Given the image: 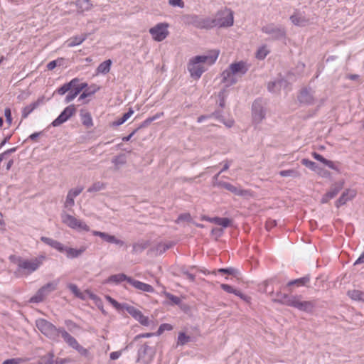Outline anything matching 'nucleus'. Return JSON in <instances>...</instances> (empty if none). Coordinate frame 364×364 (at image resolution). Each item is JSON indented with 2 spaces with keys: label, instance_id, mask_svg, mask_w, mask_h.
<instances>
[{
  "label": "nucleus",
  "instance_id": "48",
  "mask_svg": "<svg viewBox=\"0 0 364 364\" xmlns=\"http://www.w3.org/2000/svg\"><path fill=\"white\" fill-rule=\"evenodd\" d=\"M164 294L165 296L167 299H168L173 304H174L176 305H178L181 304V300L179 297H178L173 294H171L169 292H166V291H164Z\"/></svg>",
  "mask_w": 364,
  "mask_h": 364
},
{
  "label": "nucleus",
  "instance_id": "64",
  "mask_svg": "<svg viewBox=\"0 0 364 364\" xmlns=\"http://www.w3.org/2000/svg\"><path fill=\"white\" fill-rule=\"evenodd\" d=\"M312 156H313V157H314L316 160H317V161H318L321 162L322 164H323V163L326 161V159H325L323 156H321V154H318V153H316V152H314V153L312 154Z\"/></svg>",
  "mask_w": 364,
  "mask_h": 364
},
{
  "label": "nucleus",
  "instance_id": "52",
  "mask_svg": "<svg viewBox=\"0 0 364 364\" xmlns=\"http://www.w3.org/2000/svg\"><path fill=\"white\" fill-rule=\"evenodd\" d=\"M82 123L87 127H91L92 125V119L90 114L86 113L82 116Z\"/></svg>",
  "mask_w": 364,
  "mask_h": 364
},
{
  "label": "nucleus",
  "instance_id": "63",
  "mask_svg": "<svg viewBox=\"0 0 364 364\" xmlns=\"http://www.w3.org/2000/svg\"><path fill=\"white\" fill-rule=\"evenodd\" d=\"M122 350L114 351L112 352L109 355V358L111 360H117L122 355Z\"/></svg>",
  "mask_w": 364,
  "mask_h": 364
},
{
  "label": "nucleus",
  "instance_id": "60",
  "mask_svg": "<svg viewBox=\"0 0 364 364\" xmlns=\"http://www.w3.org/2000/svg\"><path fill=\"white\" fill-rule=\"evenodd\" d=\"M58 61H61V59H58V60H52V61L49 62L47 65L48 70H53L58 65Z\"/></svg>",
  "mask_w": 364,
  "mask_h": 364
},
{
  "label": "nucleus",
  "instance_id": "2",
  "mask_svg": "<svg viewBox=\"0 0 364 364\" xmlns=\"http://www.w3.org/2000/svg\"><path fill=\"white\" fill-rule=\"evenodd\" d=\"M219 55V50H213L206 55H196L191 58L187 65V69L191 77L199 79L205 71V64L211 65L215 63Z\"/></svg>",
  "mask_w": 364,
  "mask_h": 364
},
{
  "label": "nucleus",
  "instance_id": "7",
  "mask_svg": "<svg viewBox=\"0 0 364 364\" xmlns=\"http://www.w3.org/2000/svg\"><path fill=\"white\" fill-rule=\"evenodd\" d=\"M215 27L225 28L232 26L234 22L233 13L231 10L225 9L217 12L213 18Z\"/></svg>",
  "mask_w": 364,
  "mask_h": 364
},
{
  "label": "nucleus",
  "instance_id": "15",
  "mask_svg": "<svg viewBox=\"0 0 364 364\" xmlns=\"http://www.w3.org/2000/svg\"><path fill=\"white\" fill-rule=\"evenodd\" d=\"M356 196V191L354 189H346L336 201L335 205L337 208L345 205L348 201L353 200Z\"/></svg>",
  "mask_w": 364,
  "mask_h": 364
},
{
  "label": "nucleus",
  "instance_id": "21",
  "mask_svg": "<svg viewBox=\"0 0 364 364\" xmlns=\"http://www.w3.org/2000/svg\"><path fill=\"white\" fill-rule=\"evenodd\" d=\"M287 81L281 78L277 80L269 82L267 85V89L271 92H277L279 91L282 88H285L287 87Z\"/></svg>",
  "mask_w": 364,
  "mask_h": 364
},
{
  "label": "nucleus",
  "instance_id": "34",
  "mask_svg": "<svg viewBox=\"0 0 364 364\" xmlns=\"http://www.w3.org/2000/svg\"><path fill=\"white\" fill-rule=\"evenodd\" d=\"M301 164L310 170L315 171L317 173H321L320 170L321 168L319 167L315 162L310 161L308 159H301Z\"/></svg>",
  "mask_w": 364,
  "mask_h": 364
},
{
  "label": "nucleus",
  "instance_id": "45",
  "mask_svg": "<svg viewBox=\"0 0 364 364\" xmlns=\"http://www.w3.org/2000/svg\"><path fill=\"white\" fill-rule=\"evenodd\" d=\"M348 295L353 300L360 301L363 299V294L359 290L348 291Z\"/></svg>",
  "mask_w": 364,
  "mask_h": 364
},
{
  "label": "nucleus",
  "instance_id": "42",
  "mask_svg": "<svg viewBox=\"0 0 364 364\" xmlns=\"http://www.w3.org/2000/svg\"><path fill=\"white\" fill-rule=\"evenodd\" d=\"M279 175L282 177H298L299 176V173L294 169H288V170H282L279 171Z\"/></svg>",
  "mask_w": 364,
  "mask_h": 364
},
{
  "label": "nucleus",
  "instance_id": "49",
  "mask_svg": "<svg viewBox=\"0 0 364 364\" xmlns=\"http://www.w3.org/2000/svg\"><path fill=\"white\" fill-rule=\"evenodd\" d=\"M54 355L52 353H49L46 355L41 358L40 362L41 364H53Z\"/></svg>",
  "mask_w": 364,
  "mask_h": 364
},
{
  "label": "nucleus",
  "instance_id": "36",
  "mask_svg": "<svg viewBox=\"0 0 364 364\" xmlns=\"http://www.w3.org/2000/svg\"><path fill=\"white\" fill-rule=\"evenodd\" d=\"M112 65L111 60H107L99 65L97 68L98 73L107 74L109 72Z\"/></svg>",
  "mask_w": 364,
  "mask_h": 364
},
{
  "label": "nucleus",
  "instance_id": "55",
  "mask_svg": "<svg viewBox=\"0 0 364 364\" xmlns=\"http://www.w3.org/2000/svg\"><path fill=\"white\" fill-rule=\"evenodd\" d=\"M77 96V95H76L71 89L70 90H69L68 94L66 95L65 98V102L69 103L70 102L73 100Z\"/></svg>",
  "mask_w": 364,
  "mask_h": 364
},
{
  "label": "nucleus",
  "instance_id": "25",
  "mask_svg": "<svg viewBox=\"0 0 364 364\" xmlns=\"http://www.w3.org/2000/svg\"><path fill=\"white\" fill-rule=\"evenodd\" d=\"M41 240L58 252H63V245L61 242L45 236H42Z\"/></svg>",
  "mask_w": 364,
  "mask_h": 364
},
{
  "label": "nucleus",
  "instance_id": "28",
  "mask_svg": "<svg viewBox=\"0 0 364 364\" xmlns=\"http://www.w3.org/2000/svg\"><path fill=\"white\" fill-rule=\"evenodd\" d=\"M344 181H339L335 183L331 187V189L326 193L328 194V197L331 199L333 198L343 188Z\"/></svg>",
  "mask_w": 364,
  "mask_h": 364
},
{
  "label": "nucleus",
  "instance_id": "58",
  "mask_svg": "<svg viewBox=\"0 0 364 364\" xmlns=\"http://www.w3.org/2000/svg\"><path fill=\"white\" fill-rule=\"evenodd\" d=\"M110 304L117 309H124V306H129L127 304H120L114 299H112Z\"/></svg>",
  "mask_w": 364,
  "mask_h": 364
},
{
  "label": "nucleus",
  "instance_id": "26",
  "mask_svg": "<svg viewBox=\"0 0 364 364\" xmlns=\"http://www.w3.org/2000/svg\"><path fill=\"white\" fill-rule=\"evenodd\" d=\"M127 156L124 154H120L113 157L112 159V164L114 165V170H119L127 164Z\"/></svg>",
  "mask_w": 364,
  "mask_h": 364
},
{
  "label": "nucleus",
  "instance_id": "18",
  "mask_svg": "<svg viewBox=\"0 0 364 364\" xmlns=\"http://www.w3.org/2000/svg\"><path fill=\"white\" fill-rule=\"evenodd\" d=\"M290 20L294 25L297 26H305L309 22V18L306 17L304 14L299 11L291 15Z\"/></svg>",
  "mask_w": 364,
  "mask_h": 364
},
{
  "label": "nucleus",
  "instance_id": "54",
  "mask_svg": "<svg viewBox=\"0 0 364 364\" xmlns=\"http://www.w3.org/2000/svg\"><path fill=\"white\" fill-rule=\"evenodd\" d=\"M43 300V299L42 297V295L40 294V293L38 291L36 294L30 299L29 301L31 303H39L41 302Z\"/></svg>",
  "mask_w": 364,
  "mask_h": 364
},
{
  "label": "nucleus",
  "instance_id": "44",
  "mask_svg": "<svg viewBox=\"0 0 364 364\" xmlns=\"http://www.w3.org/2000/svg\"><path fill=\"white\" fill-rule=\"evenodd\" d=\"M85 293H86V300L87 299L92 300L95 303V304L97 306H100V304H102V301L97 295L93 294L92 292H91L89 290H86Z\"/></svg>",
  "mask_w": 364,
  "mask_h": 364
},
{
  "label": "nucleus",
  "instance_id": "22",
  "mask_svg": "<svg viewBox=\"0 0 364 364\" xmlns=\"http://www.w3.org/2000/svg\"><path fill=\"white\" fill-rule=\"evenodd\" d=\"M88 33H83L78 36H75L67 41V46L69 48H73L82 44L87 38Z\"/></svg>",
  "mask_w": 364,
  "mask_h": 364
},
{
  "label": "nucleus",
  "instance_id": "37",
  "mask_svg": "<svg viewBox=\"0 0 364 364\" xmlns=\"http://www.w3.org/2000/svg\"><path fill=\"white\" fill-rule=\"evenodd\" d=\"M213 28H215L213 18L202 16L200 29H211Z\"/></svg>",
  "mask_w": 364,
  "mask_h": 364
},
{
  "label": "nucleus",
  "instance_id": "32",
  "mask_svg": "<svg viewBox=\"0 0 364 364\" xmlns=\"http://www.w3.org/2000/svg\"><path fill=\"white\" fill-rule=\"evenodd\" d=\"M220 186L225 188L226 190L230 191L231 193H234L236 196H243L245 191L236 186H234L233 185L227 183V182H223L220 183Z\"/></svg>",
  "mask_w": 364,
  "mask_h": 364
},
{
  "label": "nucleus",
  "instance_id": "1",
  "mask_svg": "<svg viewBox=\"0 0 364 364\" xmlns=\"http://www.w3.org/2000/svg\"><path fill=\"white\" fill-rule=\"evenodd\" d=\"M36 325L38 329L47 338L58 341L61 336L64 341L71 348L78 351L82 355L87 353V350L80 346L77 340L68 333L63 328H57L53 323L43 318L37 319Z\"/></svg>",
  "mask_w": 364,
  "mask_h": 364
},
{
  "label": "nucleus",
  "instance_id": "14",
  "mask_svg": "<svg viewBox=\"0 0 364 364\" xmlns=\"http://www.w3.org/2000/svg\"><path fill=\"white\" fill-rule=\"evenodd\" d=\"M92 234L95 236L100 237L103 240L109 243L115 244L119 246H123L124 245V241L117 239L114 235H111L107 232H100L97 230H92Z\"/></svg>",
  "mask_w": 364,
  "mask_h": 364
},
{
  "label": "nucleus",
  "instance_id": "29",
  "mask_svg": "<svg viewBox=\"0 0 364 364\" xmlns=\"http://www.w3.org/2000/svg\"><path fill=\"white\" fill-rule=\"evenodd\" d=\"M43 100V98L38 99L36 102H34L27 106H26L22 110V117L26 118Z\"/></svg>",
  "mask_w": 364,
  "mask_h": 364
},
{
  "label": "nucleus",
  "instance_id": "24",
  "mask_svg": "<svg viewBox=\"0 0 364 364\" xmlns=\"http://www.w3.org/2000/svg\"><path fill=\"white\" fill-rule=\"evenodd\" d=\"M202 219L203 220L208 221L210 223L220 225L223 228H227L230 225V220L227 218H219V217L210 218L208 216H203L202 218Z\"/></svg>",
  "mask_w": 364,
  "mask_h": 364
},
{
  "label": "nucleus",
  "instance_id": "17",
  "mask_svg": "<svg viewBox=\"0 0 364 364\" xmlns=\"http://www.w3.org/2000/svg\"><path fill=\"white\" fill-rule=\"evenodd\" d=\"M63 252H65L68 259H75L81 256L87 250L86 246H81L79 248L68 247L63 245Z\"/></svg>",
  "mask_w": 364,
  "mask_h": 364
},
{
  "label": "nucleus",
  "instance_id": "51",
  "mask_svg": "<svg viewBox=\"0 0 364 364\" xmlns=\"http://www.w3.org/2000/svg\"><path fill=\"white\" fill-rule=\"evenodd\" d=\"M83 188L82 186H78L75 188L70 189L68 193L72 197L75 198L82 193Z\"/></svg>",
  "mask_w": 364,
  "mask_h": 364
},
{
  "label": "nucleus",
  "instance_id": "20",
  "mask_svg": "<svg viewBox=\"0 0 364 364\" xmlns=\"http://www.w3.org/2000/svg\"><path fill=\"white\" fill-rule=\"evenodd\" d=\"M129 279H132V277H127L126 274L121 273L113 274L109 277L105 282V284H119L122 282H127L129 284Z\"/></svg>",
  "mask_w": 364,
  "mask_h": 364
},
{
  "label": "nucleus",
  "instance_id": "23",
  "mask_svg": "<svg viewBox=\"0 0 364 364\" xmlns=\"http://www.w3.org/2000/svg\"><path fill=\"white\" fill-rule=\"evenodd\" d=\"M298 99L301 103L306 104V105H310V104L313 103V102H314V97H313L311 90H308L306 88L303 89L301 91V92L298 97Z\"/></svg>",
  "mask_w": 364,
  "mask_h": 364
},
{
  "label": "nucleus",
  "instance_id": "56",
  "mask_svg": "<svg viewBox=\"0 0 364 364\" xmlns=\"http://www.w3.org/2000/svg\"><path fill=\"white\" fill-rule=\"evenodd\" d=\"M4 115L6 122L10 125L12 122L11 112L10 108H6L4 109Z\"/></svg>",
  "mask_w": 364,
  "mask_h": 364
},
{
  "label": "nucleus",
  "instance_id": "62",
  "mask_svg": "<svg viewBox=\"0 0 364 364\" xmlns=\"http://www.w3.org/2000/svg\"><path fill=\"white\" fill-rule=\"evenodd\" d=\"M21 362V358H11L6 360L2 364H19Z\"/></svg>",
  "mask_w": 364,
  "mask_h": 364
},
{
  "label": "nucleus",
  "instance_id": "61",
  "mask_svg": "<svg viewBox=\"0 0 364 364\" xmlns=\"http://www.w3.org/2000/svg\"><path fill=\"white\" fill-rule=\"evenodd\" d=\"M235 269L234 268H221L218 270V272L225 273L228 274H233L235 273Z\"/></svg>",
  "mask_w": 364,
  "mask_h": 364
},
{
  "label": "nucleus",
  "instance_id": "9",
  "mask_svg": "<svg viewBox=\"0 0 364 364\" xmlns=\"http://www.w3.org/2000/svg\"><path fill=\"white\" fill-rule=\"evenodd\" d=\"M149 33L154 41H162L168 34V24L165 23H158L149 29Z\"/></svg>",
  "mask_w": 364,
  "mask_h": 364
},
{
  "label": "nucleus",
  "instance_id": "13",
  "mask_svg": "<svg viewBox=\"0 0 364 364\" xmlns=\"http://www.w3.org/2000/svg\"><path fill=\"white\" fill-rule=\"evenodd\" d=\"M154 351L146 344L142 345L138 350L137 362L141 364H148L152 359Z\"/></svg>",
  "mask_w": 364,
  "mask_h": 364
},
{
  "label": "nucleus",
  "instance_id": "12",
  "mask_svg": "<svg viewBox=\"0 0 364 364\" xmlns=\"http://www.w3.org/2000/svg\"><path fill=\"white\" fill-rule=\"evenodd\" d=\"M76 112L74 105H71L65 107L59 116L53 121L52 126L58 127L67 122Z\"/></svg>",
  "mask_w": 364,
  "mask_h": 364
},
{
  "label": "nucleus",
  "instance_id": "10",
  "mask_svg": "<svg viewBox=\"0 0 364 364\" xmlns=\"http://www.w3.org/2000/svg\"><path fill=\"white\" fill-rule=\"evenodd\" d=\"M266 111L261 100H255L252 106V116L253 123L258 124L265 118Z\"/></svg>",
  "mask_w": 364,
  "mask_h": 364
},
{
  "label": "nucleus",
  "instance_id": "16",
  "mask_svg": "<svg viewBox=\"0 0 364 364\" xmlns=\"http://www.w3.org/2000/svg\"><path fill=\"white\" fill-rule=\"evenodd\" d=\"M201 16L196 14H186L182 16L183 22L189 26H193L196 28H201Z\"/></svg>",
  "mask_w": 364,
  "mask_h": 364
},
{
  "label": "nucleus",
  "instance_id": "59",
  "mask_svg": "<svg viewBox=\"0 0 364 364\" xmlns=\"http://www.w3.org/2000/svg\"><path fill=\"white\" fill-rule=\"evenodd\" d=\"M324 165L330 168L331 169L338 171V166L335 164V163L331 160L326 159L323 163Z\"/></svg>",
  "mask_w": 364,
  "mask_h": 364
},
{
  "label": "nucleus",
  "instance_id": "46",
  "mask_svg": "<svg viewBox=\"0 0 364 364\" xmlns=\"http://www.w3.org/2000/svg\"><path fill=\"white\" fill-rule=\"evenodd\" d=\"M147 247V244L144 242H136L133 245V252L134 253L141 252Z\"/></svg>",
  "mask_w": 364,
  "mask_h": 364
},
{
  "label": "nucleus",
  "instance_id": "19",
  "mask_svg": "<svg viewBox=\"0 0 364 364\" xmlns=\"http://www.w3.org/2000/svg\"><path fill=\"white\" fill-rule=\"evenodd\" d=\"M129 284L135 289L144 292L152 293L154 291L153 287L151 286L150 284L134 279L132 278V279H129Z\"/></svg>",
  "mask_w": 364,
  "mask_h": 364
},
{
  "label": "nucleus",
  "instance_id": "41",
  "mask_svg": "<svg viewBox=\"0 0 364 364\" xmlns=\"http://www.w3.org/2000/svg\"><path fill=\"white\" fill-rule=\"evenodd\" d=\"M77 6L79 9L84 11L90 10L92 8V4L90 0H78L77 1Z\"/></svg>",
  "mask_w": 364,
  "mask_h": 364
},
{
  "label": "nucleus",
  "instance_id": "40",
  "mask_svg": "<svg viewBox=\"0 0 364 364\" xmlns=\"http://www.w3.org/2000/svg\"><path fill=\"white\" fill-rule=\"evenodd\" d=\"M58 284V281H53L47 283L42 287V291H45L48 294L55 291Z\"/></svg>",
  "mask_w": 364,
  "mask_h": 364
},
{
  "label": "nucleus",
  "instance_id": "43",
  "mask_svg": "<svg viewBox=\"0 0 364 364\" xmlns=\"http://www.w3.org/2000/svg\"><path fill=\"white\" fill-rule=\"evenodd\" d=\"M191 341V337L186 335L183 332H180L178 336L177 345L183 346Z\"/></svg>",
  "mask_w": 364,
  "mask_h": 364
},
{
  "label": "nucleus",
  "instance_id": "33",
  "mask_svg": "<svg viewBox=\"0 0 364 364\" xmlns=\"http://www.w3.org/2000/svg\"><path fill=\"white\" fill-rule=\"evenodd\" d=\"M220 287L223 290L228 293L234 294L235 295L240 297L241 299L245 300L246 296L239 290L234 289L232 286L227 284H222Z\"/></svg>",
  "mask_w": 364,
  "mask_h": 364
},
{
  "label": "nucleus",
  "instance_id": "53",
  "mask_svg": "<svg viewBox=\"0 0 364 364\" xmlns=\"http://www.w3.org/2000/svg\"><path fill=\"white\" fill-rule=\"evenodd\" d=\"M168 4L173 7L183 8L185 6L183 0H168Z\"/></svg>",
  "mask_w": 364,
  "mask_h": 364
},
{
  "label": "nucleus",
  "instance_id": "57",
  "mask_svg": "<svg viewBox=\"0 0 364 364\" xmlns=\"http://www.w3.org/2000/svg\"><path fill=\"white\" fill-rule=\"evenodd\" d=\"M95 92H96V90L90 91V92H87V91L83 92L82 94L80 95V96L78 97V101H82L85 98L95 94Z\"/></svg>",
  "mask_w": 364,
  "mask_h": 364
},
{
  "label": "nucleus",
  "instance_id": "3",
  "mask_svg": "<svg viewBox=\"0 0 364 364\" xmlns=\"http://www.w3.org/2000/svg\"><path fill=\"white\" fill-rule=\"evenodd\" d=\"M46 256L41 255L31 259L18 257L15 274L17 277H26L38 270L46 260Z\"/></svg>",
  "mask_w": 364,
  "mask_h": 364
},
{
  "label": "nucleus",
  "instance_id": "39",
  "mask_svg": "<svg viewBox=\"0 0 364 364\" xmlns=\"http://www.w3.org/2000/svg\"><path fill=\"white\" fill-rule=\"evenodd\" d=\"M269 53V49L267 46H262L258 48L256 52V58L258 60H263L266 58V56Z\"/></svg>",
  "mask_w": 364,
  "mask_h": 364
},
{
  "label": "nucleus",
  "instance_id": "6",
  "mask_svg": "<svg viewBox=\"0 0 364 364\" xmlns=\"http://www.w3.org/2000/svg\"><path fill=\"white\" fill-rule=\"evenodd\" d=\"M62 223L73 230L77 231H90V227L82 220L77 219L72 215L63 212L60 215Z\"/></svg>",
  "mask_w": 364,
  "mask_h": 364
},
{
  "label": "nucleus",
  "instance_id": "11",
  "mask_svg": "<svg viewBox=\"0 0 364 364\" xmlns=\"http://www.w3.org/2000/svg\"><path fill=\"white\" fill-rule=\"evenodd\" d=\"M124 309L142 326H149L152 322L147 316H144L141 311L133 306H124Z\"/></svg>",
  "mask_w": 364,
  "mask_h": 364
},
{
  "label": "nucleus",
  "instance_id": "35",
  "mask_svg": "<svg viewBox=\"0 0 364 364\" xmlns=\"http://www.w3.org/2000/svg\"><path fill=\"white\" fill-rule=\"evenodd\" d=\"M310 281V277L309 276H305L296 279H294L289 281L287 284V286L290 287L292 285H296V287H304Z\"/></svg>",
  "mask_w": 364,
  "mask_h": 364
},
{
  "label": "nucleus",
  "instance_id": "5",
  "mask_svg": "<svg viewBox=\"0 0 364 364\" xmlns=\"http://www.w3.org/2000/svg\"><path fill=\"white\" fill-rule=\"evenodd\" d=\"M249 69L248 65L244 61L232 63L222 73L223 82L227 86L237 82L236 76L245 75Z\"/></svg>",
  "mask_w": 364,
  "mask_h": 364
},
{
  "label": "nucleus",
  "instance_id": "4",
  "mask_svg": "<svg viewBox=\"0 0 364 364\" xmlns=\"http://www.w3.org/2000/svg\"><path fill=\"white\" fill-rule=\"evenodd\" d=\"M277 296L279 298L274 300L275 302L294 307L301 311L311 313L316 306L315 301H301V296L288 295L285 294H282L280 293H278Z\"/></svg>",
  "mask_w": 364,
  "mask_h": 364
},
{
  "label": "nucleus",
  "instance_id": "30",
  "mask_svg": "<svg viewBox=\"0 0 364 364\" xmlns=\"http://www.w3.org/2000/svg\"><path fill=\"white\" fill-rule=\"evenodd\" d=\"M68 288L77 298L84 301L86 300L85 291H81L76 284L70 283L68 284Z\"/></svg>",
  "mask_w": 364,
  "mask_h": 364
},
{
  "label": "nucleus",
  "instance_id": "47",
  "mask_svg": "<svg viewBox=\"0 0 364 364\" xmlns=\"http://www.w3.org/2000/svg\"><path fill=\"white\" fill-rule=\"evenodd\" d=\"M171 247H172L171 243H159L156 246V251L159 254H163L164 252H165L167 250H168Z\"/></svg>",
  "mask_w": 364,
  "mask_h": 364
},
{
  "label": "nucleus",
  "instance_id": "38",
  "mask_svg": "<svg viewBox=\"0 0 364 364\" xmlns=\"http://www.w3.org/2000/svg\"><path fill=\"white\" fill-rule=\"evenodd\" d=\"M107 184L104 182L96 181L90 187L88 188L87 192L93 193L105 189Z\"/></svg>",
  "mask_w": 364,
  "mask_h": 364
},
{
  "label": "nucleus",
  "instance_id": "31",
  "mask_svg": "<svg viewBox=\"0 0 364 364\" xmlns=\"http://www.w3.org/2000/svg\"><path fill=\"white\" fill-rule=\"evenodd\" d=\"M134 114V110L129 108V111L123 114V116L112 123V127H119L127 122Z\"/></svg>",
  "mask_w": 364,
  "mask_h": 364
},
{
  "label": "nucleus",
  "instance_id": "27",
  "mask_svg": "<svg viewBox=\"0 0 364 364\" xmlns=\"http://www.w3.org/2000/svg\"><path fill=\"white\" fill-rule=\"evenodd\" d=\"M79 82L77 78H73L69 82L63 84L61 87H60L57 90V93L60 95H65L67 92L71 90V88L75 85L76 83Z\"/></svg>",
  "mask_w": 364,
  "mask_h": 364
},
{
  "label": "nucleus",
  "instance_id": "8",
  "mask_svg": "<svg viewBox=\"0 0 364 364\" xmlns=\"http://www.w3.org/2000/svg\"><path fill=\"white\" fill-rule=\"evenodd\" d=\"M262 31L269 36L272 40H282L286 36L285 28L282 26L274 23H268L264 26L262 28Z\"/></svg>",
  "mask_w": 364,
  "mask_h": 364
},
{
  "label": "nucleus",
  "instance_id": "50",
  "mask_svg": "<svg viewBox=\"0 0 364 364\" xmlns=\"http://www.w3.org/2000/svg\"><path fill=\"white\" fill-rule=\"evenodd\" d=\"M75 198L72 197L68 193L65 199V202L64 204L65 208H71L75 205Z\"/></svg>",
  "mask_w": 364,
  "mask_h": 364
}]
</instances>
